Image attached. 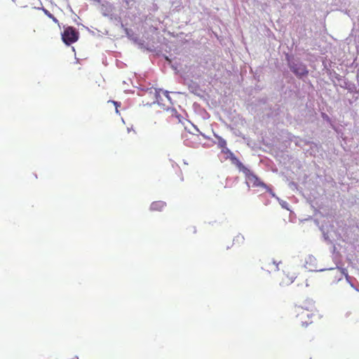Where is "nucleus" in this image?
Segmentation results:
<instances>
[{
	"label": "nucleus",
	"mask_w": 359,
	"mask_h": 359,
	"mask_svg": "<svg viewBox=\"0 0 359 359\" xmlns=\"http://www.w3.org/2000/svg\"><path fill=\"white\" fill-rule=\"evenodd\" d=\"M285 57L290 71L298 79L305 81V79L307 78L309 73L306 65L299 57H294L290 53H285Z\"/></svg>",
	"instance_id": "nucleus-1"
},
{
	"label": "nucleus",
	"mask_w": 359,
	"mask_h": 359,
	"mask_svg": "<svg viewBox=\"0 0 359 359\" xmlns=\"http://www.w3.org/2000/svg\"><path fill=\"white\" fill-rule=\"evenodd\" d=\"M240 172H243L245 177V184L248 189L250 188V183L252 184L253 187H266V184L264 183L261 179L251 170H250L245 165L238 169Z\"/></svg>",
	"instance_id": "nucleus-2"
},
{
	"label": "nucleus",
	"mask_w": 359,
	"mask_h": 359,
	"mask_svg": "<svg viewBox=\"0 0 359 359\" xmlns=\"http://www.w3.org/2000/svg\"><path fill=\"white\" fill-rule=\"evenodd\" d=\"M62 42L67 46L76 42L79 39V32L72 26L64 27V31L61 33Z\"/></svg>",
	"instance_id": "nucleus-3"
},
{
	"label": "nucleus",
	"mask_w": 359,
	"mask_h": 359,
	"mask_svg": "<svg viewBox=\"0 0 359 359\" xmlns=\"http://www.w3.org/2000/svg\"><path fill=\"white\" fill-rule=\"evenodd\" d=\"M274 88L279 92L280 95L284 98L290 97L295 93V91L291 87H286L284 78L275 81Z\"/></svg>",
	"instance_id": "nucleus-4"
},
{
	"label": "nucleus",
	"mask_w": 359,
	"mask_h": 359,
	"mask_svg": "<svg viewBox=\"0 0 359 359\" xmlns=\"http://www.w3.org/2000/svg\"><path fill=\"white\" fill-rule=\"evenodd\" d=\"M222 152L226 155L225 159H229L231 164L234 165L238 170L244 165L227 147L223 148Z\"/></svg>",
	"instance_id": "nucleus-5"
},
{
	"label": "nucleus",
	"mask_w": 359,
	"mask_h": 359,
	"mask_svg": "<svg viewBox=\"0 0 359 359\" xmlns=\"http://www.w3.org/2000/svg\"><path fill=\"white\" fill-rule=\"evenodd\" d=\"M323 70H325L327 75L330 76L332 81L333 82L334 86H337L334 81L332 79V77L336 79L338 81L342 80V76L337 74L334 70L330 69V67L331 66V63H327L326 60L323 61Z\"/></svg>",
	"instance_id": "nucleus-6"
},
{
	"label": "nucleus",
	"mask_w": 359,
	"mask_h": 359,
	"mask_svg": "<svg viewBox=\"0 0 359 359\" xmlns=\"http://www.w3.org/2000/svg\"><path fill=\"white\" fill-rule=\"evenodd\" d=\"M114 6L110 2L104 1L100 4V12L105 17H109L113 12Z\"/></svg>",
	"instance_id": "nucleus-7"
},
{
	"label": "nucleus",
	"mask_w": 359,
	"mask_h": 359,
	"mask_svg": "<svg viewBox=\"0 0 359 359\" xmlns=\"http://www.w3.org/2000/svg\"><path fill=\"white\" fill-rule=\"evenodd\" d=\"M185 84L188 86L189 92L196 95L199 93V91H202L200 85L191 79L186 81Z\"/></svg>",
	"instance_id": "nucleus-8"
},
{
	"label": "nucleus",
	"mask_w": 359,
	"mask_h": 359,
	"mask_svg": "<svg viewBox=\"0 0 359 359\" xmlns=\"http://www.w3.org/2000/svg\"><path fill=\"white\" fill-rule=\"evenodd\" d=\"M165 205H166V203L164 201H154L150 205V210L161 211Z\"/></svg>",
	"instance_id": "nucleus-9"
},
{
	"label": "nucleus",
	"mask_w": 359,
	"mask_h": 359,
	"mask_svg": "<svg viewBox=\"0 0 359 359\" xmlns=\"http://www.w3.org/2000/svg\"><path fill=\"white\" fill-rule=\"evenodd\" d=\"M125 34L126 36L133 42H137L138 35L135 34L132 29L124 28Z\"/></svg>",
	"instance_id": "nucleus-10"
},
{
	"label": "nucleus",
	"mask_w": 359,
	"mask_h": 359,
	"mask_svg": "<svg viewBox=\"0 0 359 359\" xmlns=\"http://www.w3.org/2000/svg\"><path fill=\"white\" fill-rule=\"evenodd\" d=\"M165 109L167 111H170L172 114V116L177 118L178 119L179 123L184 124L183 116L177 112V111L175 108L168 107Z\"/></svg>",
	"instance_id": "nucleus-11"
},
{
	"label": "nucleus",
	"mask_w": 359,
	"mask_h": 359,
	"mask_svg": "<svg viewBox=\"0 0 359 359\" xmlns=\"http://www.w3.org/2000/svg\"><path fill=\"white\" fill-rule=\"evenodd\" d=\"M337 272L339 273V276L336 280H334L333 281V283H337L338 282L341 280L342 278H343V276H345V274H348L347 270L346 269L341 268V267H339V266H337Z\"/></svg>",
	"instance_id": "nucleus-12"
},
{
	"label": "nucleus",
	"mask_w": 359,
	"mask_h": 359,
	"mask_svg": "<svg viewBox=\"0 0 359 359\" xmlns=\"http://www.w3.org/2000/svg\"><path fill=\"white\" fill-rule=\"evenodd\" d=\"M39 9L42 10L44 14L51 19L55 23L57 24L60 26L58 20L52 14L50 13L47 9H46L44 7H41Z\"/></svg>",
	"instance_id": "nucleus-13"
},
{
	"label": "nucleus",
	"mask_w": 359,
	"mask_h": 359,
	"mask_svg": "<svg viewBox=\"0 0 359 359\" xmlns=\"http://www.w3.org/2000/svg\"><path fill=\"white\" fill-rule=\"evenodd\" d=\"M163 91V89L161 88H155V97L156 99V101L153 102L151 104H148L149 105L154 104L155 103H157L158 105H161L160 101L162 100L161 96L160 95V92Z\"/></svg>",
	"instance_id": "nucleus-14"
},
{
	"label": "nucleus",
	"mask_w": 359,
	"mask_h": 359,
	"mask_svg": "<svg viewBox=\"0 0 359 359\" xmlns=\"http://www.w3.org/2000/svg\"><path fill=\"white\" fill-rule=\"evenodd\" d=\"M214 135L218 140L217 146L219 148L222 149L223 148L226 147V141L224 138H222L221 136L215 133L214 134Z\"/></svg>",
	"instance_id": "nucleus-15"
},
{
	"label": "nucleus",
	"mask_w": 359,
	"mask_h": 359,
	"mask_svg": "<svg viewBox=\"0 0 359 359\" xmlns=\"http://www.w3.org/2000/svg\"><path fill=\"white\" fill-rule=\"evenodd\" d=\"M314 302L311 299H307L304 302V305L301 306L302 309L306 310L307 311H309L310 309H312L313 307Z\"/></svg>",
	"instance_id": "nucleus-16"
},
{
	"label": "nucleus",
	"mask_w": 359,
	"mask_h": 359,
	"mask_svg": "<svg viewBox=\"0 0 359 359\" xmlns=\"http://www.w3.org/2000/svg\"><path fill=\"white\" fill-rule=\"evenodd\" d=\"M304 144L306 145H310L311 150L313 151L315 153L318 151V144L312 141L304 140Z\"/></svg>",
	"instance_id": "nucleus-17"
},
{
	"label": "nucleus",
	"mask_w": 359,
	"mask_h": 359,
	"mask_svg": "<svg viewBox=\"0 0 359 359\" xmlns=\"http://www.w3.org/2000/svg\"><path fill=\"white\" fill-rule=\"evenodd\" d=\"M182 8V6L180 1H174L171 6L172 12H179Z\"/></svg>",
	"instance_id": "nucleus-18"
},
{
	"label": "nucleus",
	"mask_w": 359,
	"mask_h": 359,
	"mask_svg": "<svg viewBox=\"0 0 359 359\" xmlns=\"http://www.w3.org/2000/svg\"><path fill=\"white\" fill-rule=\"evenodd\" d=\"M345 278L346 281L350 284V285L355 290L358 291V289L356 287L353 283V281H356L355 278L350 276L348 274H345Z\"/></svg>",
	"instance_id": "nucleus-19"
},
{
	"label": "nucleus",
	"mask_w": 359,
	"mask_h": 359,
	"mask_svg": "<svg viewBox=\"0 0 359 359\" xmlns=\"http://www.w3.org/2000/svg\"><path fill=\"white\" fill-rule=\"evenodd\" d=\"M135 45H137L138 46L139 48L140 49H145L146 50V47L147 46V45L145 44V41L141 39H140V37L138 36L137 38V42H133Z\"/></svg>",
	"instance_id": "nucleus-20"
},
{
	"label": "nucleus",
	"mask_w": 359,
	"mask_h": 359,
	"mask_svg": "<svg viewBox=\"0 0 359 359\" xmlns=\"http://www.w3.org/2000/svg\"><path fill=\"white\" fill-rule=\"evenodd\" d=\"M135 45H137L138 46L139 48L140 49H145L146 50V47L147 46V45L145 44V41L141 39H140V37L138 36L137 38V42H133Z\"/></svg>",
	"instance_id": "nucleus-21"
},
{
	"label": "nucleus",
	"mask_w": 359,
	"mask_h": 359,
	"mask_svg": "<svg viewBox=\"0 0 359 359\" xmlns=\"http://www.w3.org/2000/svg\"><path fill=\"white\" fill-rule=\"evenodd\" d=\"M111 21H114L118 22H121V16L114 14L113 13H111V15L108 17Z\"/></svg>",
	"instance_id": "nucleus-22"
},
{
	"label": "nucleus",
	"mask_w": 359,
	"mask_h": 359,
	"mask_svg": "<svg viewBox=\"0 0 359 359\" xmlns=\"http://www.w3.org/2000/svg\"><path fill=\"white\" fill-rule=\"evenodd\" d=\"M262 77H263V76H262L260 70H256L255 72H253V78L255 81H257V83L261 81Z\"/></svg>",
	"instance_id": "nucleus-23"
},
{
	"label": "nucleus",
	"mask_w": 359,
	"mask_h": 359,
	"mask_svg": "<svg viewBox=\"0 0 359 359\" xmlns=\"http://www.w3.org/2000/svg\"><path fill=\"white\" fill-rule=\"evenodd\" d=\"M320 116L325 121H326L327 123L330 124L331 126L332 125V121L331 118L326 113L321 112Z\"/></svg>",
	"instance_id": "nucleus-24"
},
{
	"label": "nucleus",
	"mask_w": 359,
	"mask_h": 359,
	"mask_svg": "<svg viewBox=\"0 0 359 359\" xmlns=\"http://www.w3.org/2000/svg\"><path fill=\"white\" fill-rule=\"evenodd\" d=\"M244 240H245V238L243 235L241 234H238L234 238H233V243H243L244 242Z\"/></svg>",
	"instance_id": "nucleus-25"
},
{
	"label": "nucleus",
	"mask_w": 359,
	"mask_h": 359,
	"mask_svg": "<svg viewBox=\"0 0 359 359\" xmlns=\"http://www.w3.org/2000/svg\"><path fill=\"white\" fill-rule=\"evenodd\" d=\"M263 188H264L266 190V191L271 196V197L276 198L277 196L276 194L273 191L271 186L266 184V187H264Z\"/></svg>",
	"instance_id": "nucleus-26"
},
{
	"label": "nucleus",
	"mask_w": 359,
	"mask_h": 359,
	"mask_svg": "<svg viewBox=\"0 0 359 359\" xmlns=\"http://www.w3.org/2000/svg\"><path fill=\"white\" fill-rule=\"evenodd\" d=\"M341 88L348 89V91H350V92H353V90H355V89H356V87H355V84H352L351 86V85H348V86H341Z\"/></svg>",
	"instance_id": "nucleus-27"
},
{
	"label": "nucleus",
	"mask_w": 359,
	"mask_h": 359,
	"mask_svg": "<svg viewBox=\"0 0 359 359\" xmlns=\"http://www.w3.org/2000/svg\"><path fill=\"white\" fill-rule=\"evenodd\" d=\"M280 205L283 208H284L287 210L291 211L290 209V205H289L288 203L286 202L285 201H283L282 202H280Z\"/></svg>",
	"instance_id": "nucleus-28"
},
{
	"label": "nucleus",
	"mask_w": 359,
	"mask_h": 359,
	"mask_svg": "<svg viewBox=\"0 0 359 359\" xmlns=\"http://www.w3.org/2000/svg\"><path fill=\"white\" fill-rule=\"evenodd\" d=\"M164 94V95L166 97L168 100L170 102V104H173L171 97L170 96V92L168 90H163L162 91Z\"/></svg>",
	"instance_id": "nucleus-29"
},
{
	"label": "nucleus",
	"mask_w": 359,
	"mask_h": 359,
	"mask_svg": "<svg viewBox=\"0 0 359 359\" xmlns=\"http://www.w3.org/2000/svg\"><path fill=\"white\" fill-rule=\"evenodd\" d=\"M283 76L285 79H287V83L290 82V80L293 79V77L289 72L283 73Z\"/></svg>",
	"instance_id": "nucleus-30"
},
{
	"label": "nucleus",
	"mask_w": 359,
	"mask_h": 359,
	"mask_svg": "<svg viewBox=\"0 0 359 359\" xmlns=\"http://www.w3.org/2000/svg\"><path fill=\"white\" fill-rule=\"evenodd\" d=\"M323 238L325 241H327L328 243H332V241L330 239L327 233H325V231L323 232Z\"/></svg>",
	"instance_id": "nucleus-31"
},
{
	"label": "nucleus",
	"mask_w": 359,
	"mask_h": 359,
	"mask_svg": "<svg viewBox=\"0 0 359 359\" xmlns=\"http://www.w3.org/2000/svg\"><path fill=\"white\" fill-rule=\"evenodd\" d=\"M287 138H288V140H289L290 141H291V142H294L295 140L299 139V137H297V136H295V135H292V134H291V133H289V134H288V137H287Z\"/></svg>",
	"instance_id": "nucleus-32"
},
{
	"label": "nucleus",
	"mask_w": 359,
	"mask_h": 359,
	"mask_svg": "<svg viewBox=\"0 0 359 359\" xmlns=\"http://www.w3.org/2000/svg\"><path fill=\"white\" fill-rule=\"evenodd\" d=\"M108 102L113 103L114 105L115 106V108H118L121 105V103L120 102L115 101V100H109Z\"/></svg>",
	"instance_id": "nucleus-33"
},
{
	"label": "nucleus",
	"mask_w": 359,
	"mask_h": 359,
	"mask_svg": "<svg viewBox=\"0 0 359 359\" xmlns=\"http://www.w3.org/2000/svg\"><path fill=\"white\" fill-rule=\"evenodd\" d=\"M146 50H148L149 52L154 53L156 51V49L154 46H149L147 45V46L146 47Z\"/></svg>",
	"instance_id": "nucleus-34"
},
{
	"label": "nucleus",
	"mask_w": 359,
	"mask_h": 359,
	"mask_svg": "<svg viewBox=\"0 0 359 359\" xmlns=\"http://www.w3.org/2000/svg\"><path fill=\"white\" fill-rule=\"evenodd\" d=\"M162 57L165 59V60L168 62V65L172 63V60L166 55H162Z\"/></svg>",
	"instance_id": "nucleus-35"
},
{
	"label": "nucleus",
	"mask_w": 359,
	"mask_h": 359,
	"mask_svg": "<svg viewBox=\"0 0 359 359\" xmlns=\"http://www.w3.org/2000/svg\"><path fill=\"white\" fill-rule=\"evenodd\" d=\"M263 88H264L263 86L258 84V83H256L255 86V90L256 91H259V90H262Z\"/></svg>",
	"instance_id": "nucleus-36"
},
{
	"label": "nucleus",
	"mask_w": 359,
	"mask_h": 359,
	"mask_svg": "<svg viewBox=\"0 0 359 359\" xmlns=\"http://www.w3.org/2000/svg\"><path fill=\"white\" fill-rule=\"evenodd\" d=\"M304 316H306L308 318H310L311 316H313V314L309 313H304V312H302L301 314H297V316H301L302 318Z\"/></svg>",
	"instance_id": "nucleus-37"
},
{
	"label": "nucleus",
	"mask_w": 359,
	"mask_h": 359,
	"mask_svg": "<svg viewBox=\"0 0 359 359\" xmlns=\"http://www.w3.org/2000/svg\"><path fill=\"white\" fill-rule=\"evenodd\" d=\"M162 55H163V54L161 50H156V51H155V56L156 57H158L162 56Z\"/></svg>",
	"instance_id": "nucleus-38"
},
{
	"label": "nucleus",
	"mask_w": 359,
	"mask_h": 359,
	"mask_svg": "<svg viewBox=\"0 0 359 359\" xmlns=\"http://www.w3.org/2000/svg\"><path fill=\"white\" fill-rule=\"evenodd\" d=\"M198 97H200V99L204 100V101H206L208 103V100L206 99V97L203 95H201L200 93H198L197 95H196Z\"/></svg>",
	"instance_id": "nucleus-39"
},
{
	"label": "nucleus",
	"mask_w": 359,
	"mask_h": 359,
	"mask_svg": "<svg viewBox=\"0 0 359 359\" xmlns=\"http://www.w3.org/2000/svg\"><path fill=\"white\" fill-rule=\"evenodd\" d=\"M191 125L193 126V127L194 128V129L196 130V131H197V132L200 133V134H201V135H203L205 138H206V139L208 138V137H207V136H205L204 134H203L201 132H200V131H199V130H198V128H197V126H195V125H194L193 123H191Z\"/></svg>",
	"instance_id": "nucleus-40"
},
{
	"label": "nucleus",
	"mask_w": 359,
	"mask_h": 359,
	"mask_svg": "<svg viewBox=\"0 0 359 359\" xmlns=\"http://www.w3.org/2000/svg\"><path fill=\"white\" fill-rule=\"evenodd\" d=\"M289 186L291 189L296 188L297 187V184L294 182H291L289 184Z\"/></svg>",
	"instance_id": "nucleus-41"
},
{
	"label": "nucleus",
	"mask_w": 359,
	"mask_h": 359,
	"mask_svg": "<svg viewBox=\"0 0 359 359\" xmlns=\"http://www.w3.org/2000/svg\"><path fill=\"white\" fill-rule=\"evenodd\" d=\"M315 260H316L315 257L312 255H310L308 257V260L306 261V263L309 264V261L311 262L312 261H315Z\"/></svg>",
	"instance_id": "nucleus-42"
},
{
	"label": "nucleus",
	"mask_w": 359,
	"mask_h": 359,
	"mask_svg": "<svg viewBox=\"0 0 359 359\" xmlns=\"http://www.w3.org/2000/svg\"><path fill=\"white\" fill-rule=\"evenodd\" d=\"M304 142V140H302V139H300V140H299H299H297V141L295 142V144H296V146H297V147H302V145H301V144H300V142Z\"/></svg>",
	"instance_id": "nucleus-43"
},
{
	"label": "nucleus",
	"mask_w": 359,
	"mask_h": 359,
	"mask_svg": "<svg viewBox=\"0 0 359 359\" xmlns=\"http://www.w3.org/2000/svg\"><path fill=\"white\" fill-rule=\"evenodd\" d=\"M312 322H307V321H302V325L304 327H307L309 324H311Z\"/></svg>",
	"instance_id": "nucleus-44"
},
{
	"label": "nucleus",
	"mask_w": 359,
	"mask_h": 359,
	"mask_svg": "<svg viewBox=\"0 0 359 359\" xmlns=\"http://www.w3.org/2000/svg\"><path fill=\"white\" fill-rule=\"evenodd\" d=\"M83 27H84L92 35L95 36V32L92 31L91 29H90L88 27H85L84 25H82Z\"/></svg>",
	"instance_id": "nucleus-45"
},
{
	"label": "nucleus",
	"mask_w": 359,
	"mask_h": 359,
	"mask_svg": "<svg viewBox=\"0 0 359 359\" xmlns=\"http://www.w3.org/2000/svg\"><path fill=\"white\" fill-rule=\"evenodd\" d=\"M184 144H185L186 146H188V147H192V146L191 145V143L188 142V140H187V139H184Z\"/></svg>",
	"instance_id": "nucleus-46"
},
{
	"label": "nucleus",
	"mask_w": 359,
	"mask_h": 359,
	"mask_svg": "<svg viewBox=\"0 0 359 359\" xmlns=\"http://www.w3.org/2000/svg\"><path fill=\"white\" fill-rule=\"evenodd\" d=\"M116 25H120V27H121V28H123V29H124V28H126V27H124V25H123V22H122V20H121V22H118V23H116Z\"/></svg>",
	"instance_id": "nucleus-47"
},
{
	"label": "nucleus",
	"mask_w": 359,
	"mask_h": 359,
	"mask_svg": "<svg viewBox=\"0 0 359 359\" xmlns=\"http://www.w3.org/2000/svg\"><path fill=\"white\" fill-rule=\"evenodd\" d=\"M310 271H324L325 270H327L326 269H319V270H317V269H309Z\"/></svg>",
	"instance_id": "nucleus-48"
},
{
	"label": "nucleus",
	"mask_w": 359,
	"mask_h": 359,
	"mask_svg": "<svg viewBox=\"0 0 359 359\" xmlns=\"http://www.w3.org/2000/svg\"><path fill=\"white\" fill-rule=\"evenodd\" d=\"M170 65L171 68H172V69H175V70H176V69H177V65H173V64H172V63H171Z\"/></svg>",
	"instance_id": "nucleus-49"
},
{
	"label": "nucleus",
	"mask_w": 359,
	"mask_h": 359,
	"mask_svg": "<svg viewBox=\"0 0 359 359\" xmlns=\"http://www.w3.org/2000/svg\"><path fill=\"white\" fill-rule=\"evenodd\" d=\"M275 198L278 201L279 204H280V202H282L283 201L281 198H280L278 196H276Z\"/></svg>",
	"instance_id": "nucleus-50"
},
{
	"label": "nucleus",
	"mask_w": 359,
	"mask_h": 359,
	"mask_svg": "<svg viewBox=\"0 0 359 359\" xmlns=\"http://www.w3.org/2000/svg\"><path fill=\"white\" fill-rule=\"evenodd\" d=\"M275 198L278 201L279 204H280V202H282L283 201L281 198H280L278 196H276Z\"/></svg>",
	"instance_id": "nucleus-51"
},
{
	"label": "nucleus",
	"mask_w": 359,
	"mask_h": 359,
	"mask_svg": "<svg viewBox=\"0 0 359 359\" xmlns=\"http://www.w3.org/2000/svg\"><path fill=\"white\" fill-rule=\"evenodd\" d=\"M273 264L276 265V270L278 271L279 269H278V264L276 263V262L275 260L273 261Z\"/></svg>",
	"instance_id": "nucleus-52"
},
{
	"label": "nucleus",
	"mask_w": 359,
	"mask_h": 359,
	"mask_svg": "<svg viewBox=\"0 0 359 359\" xmlns=\"http://www.w3.org/2000/svg\"><path fill=\"white\" fill-rule=\"evenodd\" d=\"M266 100H267V99H266V98H263V99H262V100H260V102H262V103H266Z\"/></svg>",
	"instance_id": "nucleus-53"
},
{
	"label": "nucleus",
	"mask_w": 359,
	"mask_h": 359,
	"mask_svg": "<svg viewBox=\"0 0 359 359\" xmlns=\"http://www.w3.org/2000/svg\"><path fill=\"white\" fill-rule=\"evenodd\" d=\"M348 85H349V84H348V81H344V84H343V85H340V86H348Z\"/></svg>",
	"instance_id": "nucleus-54"
},
{
	"label": "nucleus",
	"mask_w": 359,
	"mask_h": 359,
	"mask_svg": "<svg viewBox=\"0 0 359 359\" xmlns=\"http://www.w3.org/2000/svg\"><path fill=\"white\" fill-rule=\"evenodd\" d=\"M115 111L116 114H120L119 110L118 108H115Z\"/></svg>",
	"instance_id": "nucleus-55"
},
{
	"label": "nucleus",
	"mask_w": 359,
	"mask_h": 359,
	"mask_svg": "<svg viewBox=\"0 0 359 359\" xmlns=\"http://www.w3.org/2000/svg\"><path fill=\"white\" fill-rule=\"evenodd\" d=\"M335 250H336V247H335V245H333V249H332L333 252H335Z\"/></svg>",
	"instance_id": "nucleus-56"
},
{
	"label": "nucleus",
	"mask_w": 359,
	"mask_h": 359,
	"mask_svg": "<svg viewBox=\"0 0 359 359\" xmlns=\"http://www.w3.org/2000/svg\"><path fill=\"white\" fill-rule=\"evenodd\" d=\"M189 133H191V135H194V133H192L191 131L189 130Z\"/></svg>",
	"instance_id": "nucleus-57"
},
{
	"label": "nucleus",
	"mask_w": 359,
	"mask_h": 359,
	"mask_svg": "<svg viewBox=\"0 0 359 359\" xmlns=\"http://www.w3.org/2000/svg\"><path fill=\"white\" fill-rule=\"evenodd\" d=\"M182 138L184 139L185 136L184 135H182Z\"/></svg>",
	"instance_id": "nucleus-58"
},
{
	"label": "nucleus",
	"mask_w": 359,
	"mask_h": 359,
	"mask_svg": "<svg viewBox=\"0 0 359 359\" xmlns=\"http://www.w3.org/2000/svg\"><path fill=\"white\" fill-rule=\"evenodd\" d=\"M329 270H334V268H330V269H329Z\"/></svg>",
	"instance_id": "nucleus-59"
},
{
	"label": "nucleus",
	"mask_w": 359,
	"mask_h": 359,
	"mask_svg": "<svg viewBox=\"0 0 359 359\" xmlns=\"http://www.w3.org/2000/svg\"><path fill=\"white\" fill-rule=\"evenodd\" d=\"M12 1H14V2L15 1V0H12Z\"/></svg>",
	"instance_id": "nucleus-60"
},
{
	"label": "nucleus",
	"mask_w": 359,
	"mask_h": 359,
	"mask_svg": "<svg viewBox=\"0 0 359 359\" xmlns=\"http://www.w3.org/2000/svg\"><path fill=\"white\" fill-rule=\"evenodd\" d=\"M76 359H78V358H76Z\"/></svg>",
	"instance_id": "nucleus-61"
},
{
	"label": "nucleus",
	"mask_w": 359,
	"mask_h": 359,
	"mask_svg": "<svg viewBox=\"0 0 359 359\" xmlns=\"http://www.w3.org/2000/svg\"><path fill=\"white\" fill-rule=\"evenodd\" d=\"M310 359H311V358Z\"/></svg>",
	"instance_id": "nucleus-62"
}]
</instances>
